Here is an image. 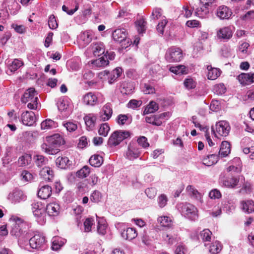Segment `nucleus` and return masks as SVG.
Instances as JSON below:
<instances>
[{
    "instance_id": "nucleus-1",
    "label": "nucleus",
    "mask_w": 254,
    "mask_h": 254,
    "mask_svg": "<svg viewBox=\"0 0 254 254\" xmlns=\"http://www.w3.org/2000/svg\"><path fill=\"white\" fill-rule=\"evenodd\" d=\"M38 93L33 88L26 90L21 98L22 103L29 102L27 107L30 109L36 110L38 107Z\"/></svg>"
},
{
    "instance_id": "nucleus-2",
    "label": "nucleus",
    "mask_w": 254,
    "mask_h": 254,
    "mask_svg": "<svg viewBox=\"0 0 254 254\" xmlns=\"http://www.w3.org/2000/svg\"><path fill=\"white\" fill-rule=\"evenodd\" d=\"M130 134L131 133L129 131L116 130L110 135L108 141V144L110 146H117L124 140L130 137Z\"/></svg>"
},
{
    "instance_id": "nucleus-3",
    "label": "nucleus",
    "mask_w": 254,
    "mask_h": 254,
    "mask_svg": "<svg viewBox=\"0 0 254 254\" xmlns=\"http://www.w3.org/2000/svg\"><path fill=\"white\" fill-rule=\"evenodd\" d=\"M29 241L31 248L38 250L45 249L47 243L45 236L39 232H36Z\"/></svg>"
},
{
    "instance_id": "nucleus-4",
    "label": "nucleus",
    "mask_w": 254,
    "mask_h": 254,
    "mask_svg": "<svg viewBox=\"0 0 254 254\" xmlns=\"http://www.w3.org/2000/svg\"><path fill=\"white\" fill-rule=\"evenodd\" d=\"M183 58L182 50L180 48L175 46L168 49L165 54V59L170 63L179 62Z\"/></svg>"
},
{
    "instance_id": "nucleus-5",
    "label": "nucleus",
    "mask_w": 254,
    "mask_h": 254,
    "mask_svg": "<svg viewBox=\"0 0 254 254\" xmlns=\"http://www.w3.org/2000/svg\"><path fill=\"white\" fill-rule=\"evenodd\" d=\"M230 127L229 123L225 121H221L216 123L215 130L212 127V130L215 136L218 138L219 136H226L229 133Z\"/></svg>"
},
{
    "instance_id": "nucleus-6",
    "label": "nucleus",
    "mask_w": 254,
    "mask_h": 254,
    "mask_svg": "<svg viewBox=\"0 0 254 254\" xmlns=\"http://www.w3.org/2000/svg\"><path fill=\"white\" fill-rule=\"evenodd\" d=\"M234 31V28L233 26H225L217 30L216 35L219 40L228 41L232 37Z\"/></svg>"
},
{
    "instance_id": "nucleus-7",
    "label": "nucleus",
    "mask_w": 254,
    "mask_h": 254,
    "mask_svg": "<svg viewBox=\"0 0 254 254\" xmlns=\"http://www.w3.org/2000/svg\"><path fill=\"white\" fill-rule=\"evenodd\" d=\"M197 208L191 204H186L183 206L182 212L185 216L191 220H195L197 218Z\"/></svg>"
},
{
    "instance_id": "nucleus-8",
    "label": "nucleus",
    "mask_w": 254,
    "mask_h": 254,
    "mask_svg": "<svg viewBox=\"0 0 254 254\" xmlns=\"http://www.w3.org/2000/svg\"><path fill=\"white\" fill-rule=\"evenodd\" d=\"M26 197L22 191L15 189L9 193L7 198L11 203L15 204L24 201Z\"/></svg>"
},
{
    "instance_id": "nucleus-9",
    "label": "nucleus",
    "mask_w": 254,
    "mask_h": 254,
    "mask_svg": "<svg viewBox=\"0 0 254 254\" xmlns=\"http://www.w3.org/2000/svg\"><path fill=\"white\" fill-rule=\"evenodd\" d=\"M241 180L240 176H229L221 180L223 185L228 188L233 189L237 187Z\"/></svg>"
},
{
    "instance_id": "nucleus-10",
    "label": "nucleus",
    "mask_w": 254,
    "mask_h": 254,
    "mask_svg": "<svg viewBox=\"0 0 254 254\" xmlns=\"http://www.w3.org/2000/svg\"><path fill=\"white\" fill-rule=\"evenodd\" d=\"M140 152L135 143H130L126 153V158L129 160H133L140 156Z\"/></svg>"
},
{
    "instance_id": "nucleus-11",
    "label": "nucleus",
    "mask_w": 254,
    "mask_h": 254,
    "mask_svg": "<svg viewBox=\"0 0 254 254\" xmlns=\"http://www.w3.org/2000/svg\"><path fill=\"white\" fill-rule=\"evenodd\" d=\"M21 120L23 125L31 126L36 122L35 114L32 111H27L21 114Z\"/></svg>"
},
{
    "instance_id": "nucleus-12",
    "label": "nucleus",
    "mask_w": 254,
    "mask_h": 254,
    "mask_svg": "<svg viewBox=\"0 0 254 254\" xmlns=\"http://www.w3.org/2000/svg\"><path fill=\"white\" fill-rule=\"evenodd\" d=\"M10 219L12 220L16 223L14 227L13 228L10 233L17 238L22 237L25 232H23V230L21 229L20 226L19 225V224L22 222V220L17 216H12Z\"/></svg>"
},
{
    "instance_id": "nucleus-13",
    "label": "nucleus",
    "mask_w": 254,
    "mask_h": 254,
    "mask_svg": "<svg viewBox=\"0 0 254 254\" xmlns=\"http://www.w3.org/2000/svg\"><path fill=\"white\" fill-rule=\"evenodd\" d=\"M113 114V110L112 105L108 103L102 108L101 112L100 113V120L106 121L109 120Z\"/></svg>"
},
{
    "instance_id": "nucleus-14",
    "label": "nucleus",
    "mask_w": 254,
    "mask_h": 254,
    "mask_svg": "<svg viewBox=\"0 0 254 254\" xmlns=\"http://www.w3.org/2000/svg\"><path fill=\"white\" fill-rule=\"evenodd\" d=\"M46 141L52 144L54 148L64 143V141L62 136L58 133L54 134L51 136H47L46 137Z\"/></svg>"
},
{
    "instance_id": "nucleus-15",
    "label": "nucleus",
    "mask_w": 254,
    "mask_h": 254,
    "mask_svg": "<svg viewBox=\"0 0 254 254\" xmlns=\"http://www.w3.org/2000/svg\"><path fill=\"white\" fill-rule=\"evenodd\" d=\"M241 84L248 85L254 82V73H242L237 77Z\"/></svg>"
},
{
    "instance_id": "nucleus-16",
    "label": "nucleus",
    "mask_w": 254,
    "mask_h": 254,
    "mask_svg": "<svg viewBox=\"0 0 254 254\" xmlns=\"http://www.w3.org/2000/svg\"><path fill=\"white\" fill-rule=\"evenodd\" d=\"M232 14L231 9L226 6H219L216 11L217 16L221 19H229Z\"/></svg>"
},
{
    "instance_id": "nucleus-17",
    "label": "nucleus",
    "mask_w": 254,
    "mask_h": 254,
    "mask_svg": "<svg viewBox=\"0 0 254 254\" xmlns=\"http://www.w3.org/2000/svg\"><path fill=\"white\" fill-rule=\"evenodd\" d=\"M218 151V148L213 153L208 154L206 157L203 159V164L207 166H211L216 164L219 159V156L217 154Z\"/></svg>"
},
{
    "instance_id": "nucleus-18",
    "label": "nucleus",
    "mask_w": 254,
    "mask_h": 254,
    "mask_svg": "<svg viewBox=\"0 0 254 254\" xmlns=\"http://www.w3.org/2000/svg\"><path fill=\"white\" fill-rule=\"evenodd\" d=\"M40 176L43 180L49 182L53 179L54 174L53 171L50 167H45L40 171Z\"/></svg>"
},
{
    "instance_id": "nucleus-19",
    "label": "nucleus",
    "mask_w": 254,
    "mask_h": 254,
    "mask_svg": "<svg viewBox=\"0 0 254 254\" xmlns=\"http://www.w3.org/2000/svg\"><path fill=\"white\" fill-rule=\"evenodd\" d=\"M56 163L59 168L63 169L69 168L72 165V162L67 157H58Z\"/></svg>"
},
{
    "instance_id": "nucleus-20",
    "label": "nucleus",
    "mask_w": 254,
    "mask_h": 254,
    "mask_svg": "<svg viewBox=\"0 0 254 254\" xmlns=\"http://www.w3.org/2000/svg\"><path fill=\"white\" fill-rule=\"evenodd\" d=\"M46 210L50 216H58L60 212V206L56 202H52L47 205Z\"/></svg>"
},
{
    "instance_id": "nucleus-21",
    "label": "nucleus",
    "mask_w": 254,
    "mask_h": 254,
    "mask_svg": "<svg viewBox=\"0 0 254 254\" xmlns=\"http://www.w3.org/2000/svg\"><path fill=\"white\" fill-rule=\"evenodd\" d=\"M127 33L125 29H118L115 30L112 34L114 40L117 42H122L126 40Z\"/></svg>"
},
{
    "instance_id": "nucleus-22",
    "label": "nucleus",
    "mask_w": 254,
    "mask_h": 254,
    "mask_svg": "<svg viewBox=\"0 0 254 254\" xmlns=\"http://www.w3.org/2000/svg\"><path fill=\"white\" fill-rule=\"evenodd\" d=\"M97 116L93 114H89L84 117V121L88 130H92L96 124Z\"/></svg>"
},
{
    "instance_id": "nucleus-23",
    "label": "nucleus",
    "mask_w": 254,
    "mask_h": 254,
    "mask_svg": "<svg viewBox=\"0 0 254 254\" xmlns=\"http://www.w3.org/2000/svg\"><path fill=\"white\" fill-rule=\"evenodd\" d=\"M122 237L126 240H131L137 236L136 230L133 228H127L121 233Z\"/></svg>"
},
{
    "instance_id": "nucleus-24",
    "label": "nucleus",
    "mask_w": 254,
    "mask_h": 254,
    "mask_svg": "<svg viewBox=\"0 0 254 254\" xmlns=\"http://www.w3.org/2000/svg\"><path fill=\"white\" fill-rule=\"evenodd\" d=\"M52 194V188L48 185L42 187L38 192V195L43 199L49 198Z\"/></svg>"
},
{
    "instance_id": "nucleus-25",
    "label": "nucleus",
    "mask_w": 254,
    "mask_h": 254,
    "mask_svg": "<svg viewBox=\"0 0 254 254\" xmlns=\"http://www.w3.org/2000/svg\"><path fill=\"white\" fill-rule=\"evenodd\" d=\"M33 215L36 217L37 222L40 225H43L46 221V209L42 208L32 212Z\"/></svg>"
},
{
    "instance_id": "nucleus-26",
    "label": "nucleus",
    "mask_w": 254,
    "mask_h": 254,
    "mask_svg": "<svg viewBox=\"0 0 254 254\" xmlns=\"http://www.w3.org/2000/svg\"><path fill=\"white\" fill-rule=\"evenodd\" d=\"M98 222L97 231L99 234L104 235L106 233V228L107 227L105 219L103 218H99L97 216Z\"/></svg>"
},
{
    "instance_id": "nucleus-27",
    "label": "nucleus",
    "mask_w": 254,
    "mask_h": 254,
    "mask_svg": "<svg viewBox=\"0 0 254 254\" xmlns=\"http://www.w3.org/2000/svg\"><path fill=\"white\" fill-rule=\"evenodd\" d=\"M97 96L92 92H89L85 94L83 97V102L87 105L94 106L97 102Z\"/></svg>"
},
{
    "instance_id": "nucleus-28",
    "label": "nucleus",
    "mask_w": 254,
    "mask_h": 254,
    "mask_svg": "<svg viewBox=\"0 0 254 254\" xmlns=\"http://www.w3.org/2000/svg\"><path fill=\"white\" fill-rule=\"evenodd\" d=\"M230 144L227 141L222 142L220 147L219 150V154L222 157L227 156L230 152Z\"/></svg>"
},
{
    "instance_id": "nucleus-29",
    "label": "nucleus",
    "mask_w": 254,
    "mask_h": 254,
    "mask_svg": "<svg viewBox=\"0 0 254 254\" xmlns=\"http://www.w3.org/2000/svg\"><path fill=\"white\" fill-rule=\"evenodd\" d=\"M207 68L208 69V79L215 80L220 75L221 70L219 68L212 67L211 65L207 66Z\"/></svg>"
},
{
    "instance_id": "nucleus-30",
    "label": "nucleus",
    "mask_w": 254,
    "mask_h": 254,
    "mask_svg": "<svg viewBox=\"0 0 254 254\" xmlns=\"http://www.w3.org/2000/svg\"><path fill=\"white\" fill-rule=\"evenodd\" d=\"M209 8L203 5L202 4L199 3V5L196 8L195 14L200 18H206L209 14Z\"/></svg>"
},
{
    "instance_id": "nucleus-31",
    "label": "nucleus",
    "mask_w": 254,
    "mask_h": 254,
    "mask_svg": "<svg viewBox=\"0 0 254 254\" xmlns=\"http://www.w3.org/2000/svg\"><path fill=\"white\" fill-rule=\"evenodd\" d=\"M41 147L43 151L49 154H56L59 151V149L54 148L52 144L46 141Z\"/></svg>"
},
{
    "instance_id": "nucleus-32",
    "label": "nucleus",
    "mask_w": 254,
    "mask_h": 254,
    "mask_svg": "<svg viewBox=\"0 0 254 254\" xmlns=\"http://www.w3.org/2000/svg\"><path fill=\"white\" fill-rule=\"evenodd\" d=\"M241 205L243 210L248 213L254 211V202L252 200L242 201Z\"/></svg>"
},
{
    "instance_id": "nucleus-33",
    "label": "nucleus",
    "mask_w": 254,
    "mask_h": 254,
    "mask_svg": "<svg viewBox=\"0 0 254 254\" xmlns=\"http://www.w3.org/2000/svg\"><path fill=\"white\" fill-rule=\"evenodd\" d=\"M33 161L38 167L46 165L48 162V159L42 155H36L33 157Z\"/></svg>"
},
{
    "instance_id": "nucleus-34",
    "label": "nucleus",
    "mask_w": 254,
    "mask_h": 254,
    "mask_svg": "<svg viewBox=\"0 0 254 254\" xmlns=\"http://www.w3.org/2000/svg\"><path fill=\"white\" fill-rule=\"evenodd\" d=\"M89 161L91 166L99 167L102 164L103 159L99 155H94L90 158Z\"/></svg>"
},
{
    "instance_id": "nucleus-35",
    "label": "nucleus",
    "mask_w": 254,
    "mask_h": 254,
    "mask_svg": "<svg viewBox=\"0 0 254 254\" xmlns=\"http://www.w3.org/2000/svg\"><path fill=\"white\" fill-rule=\"evenodd\" d=\"M92 37V32L90 31H86L80 35L79 39L83 42V45L86 46L91 42Z\"/></svg>"
},
{
    "instance_id": "nucleus-36",
    "label": "nucleus",
    "mask_w": 254,
    "mask_h": 254,
    "mask_svg": "<svg viewBox=\"0 0 254 254\" xmlns=\"http://www.w3.org/2000/svg\"><path fill=\"white\" fill-rule=\"evenodd\" d=\"M92 50L95 56H99L105 53L104 46L102 43L94 44L92 47Z\"/></svg>"
},
{
    "instance_id": "nucleus-37",
    "label": "nucleus",
    "mask_w": 254,
    "mask_h": 254,
    "mask_svg": "<svg viewBox=\"0 0 254 254\" xmlns=\"http://www.w3.org/2000/svg\"><path fill=\"white\" fill-rule=\"evenodd\" d=\"M31 155L26 153L20 156L18 160V164L20 166H27L31 163Z\"/></svg>"
},
{
    "instance_id": "nucleus-38",
    "label": "nucleus",
    "mask_w": 254,
    "mask_h": 254,
    "mask_svg": "<svg viewBox=\"0 0 254 254\" xmlns=\"http://www.w3.org/2000/svg\"><path fill=\"white\" fill-rule=\"evenodd\" d=\"M57 126L58 124L57 123L49 119L44 120L41 124L42 129H49L56 127Z\"/></svg>"
},
{
    "instance_id": "nucleus-39",
    "label": "nucleus",
    "mask_w": 254,
    "mask_h": 254,
    "mask_svg": "<svg viewBox=\"0 0 254 254\" xmlns=\"http://www.w3.org/2000/svg\"><path fill=\"white\" fill-rule=\"evenodd\" d=\"M90 168L87 166H84L81 169L76 172V176L80 179L87 177L90 174Z\"/></svg>"
},
{
    "instance_id": "nucleus-40",
    "label": "nucleus",
    "mask_w": 254,
    "mask_h": 254,
    "mask_svg": "<svg viewBox=\"0 0 254 254\" xmlns=\"http://www.w3.org/2000/svg\"><path fill=\"white\" fill-rule=\"evenodd\" d=\"M222 248V247L220 243L216 241L211 244L209 251L212 254H217L221 251Z\"/></svg>"
},
{
    "instance_id": "nucleus-41",
    "label": "nucleus",
    "mask_w": 254,
    "mask_h": 254,
    "mask_svg": "<svg viewBox=\"0 0 254 254\" xmlns=\"http://www.w3.org/2000/svg\"><path fill=\"white\" fill-rule=\"evenodd\" d=\"M158 110V104L154 101H151L149 103V105L145 108L143 112V114L145 115L153 113L157 111Z\"/></svg>"
},
{
    "instance_id": "nucleus-42",
    "label": "nucleus",
    "mask_w": 254,
    "mask_h": 254,
    "mask_svg": "<svg viewBox=\"0 0 254 254\" xmlns=\"http://www.w3.org/2000/svg\"><path fill=\"white\" fill-rule=\"evenodd\" d=\"M170 71L176 74H183L187 73L186 67L184 65H178L177 66H171L169 68Z\"/></svg>"
},
{
    "instance_id": "nucleus-43",
    "label": "nucleus",
    "mask_w": 254,
    "mask_h": 254,
    "mask_svg": "<svg viewBox=\"0 0 254 254\" xmlns=\"http://www.w3.org/2000/svg\"><path fill=\"white\" fill-rule=\"evenodd\" d=\"M63 125L66 129L67 131L70 132L75 131L77 128L76 122L64 121L63 123Z\"/></svg>"
},
{
    "instance_id": "nucleus-44",
    "label": "nucleus",
    "mask_w": 254,
    "mask_h": 254,
    "mask_svg": "<svg viewBox=\"0 0 254 254\" xmlns=\"http://www.w3.org/2000/svg\"><path fill=\"white\" fill-rule=\"evenodd\" d=\"M211 232L208 229H204L200 233V237L203 242H210L211 239Z\"/></svg>"
},
{
    "instance_id": "nucleus-45",
    "label": "nucleus",
    "mask_w": 254,
    "mask_h": 254,
    "mask_svg": "<svg viewBox=\"0 0 254 254\" xmlns=\"http://www.w3.org/2000/svg\"><path fill=\"white\" fill-rule=\"evenodd\" d=\"M109 61L105 60L104 57H101L95 60L92 61L91 64L95 67H104L109 64Z\"/></svg>"
},
{
    "instance_id": "nucleus-46",
    "label": "nucleus",
    "mask_w": 254,
    "mask_h": 254,
    "mask_svg": "<svg viewBox=\"0 0 254 254\" xmlns=\"http://www.w3.org/2000/svg\"><path fill=\"white\" fill-rule=\"evenodd\" d=\"M158 222L163 227H170L172 224V221L170 217L168 216H161L158 218Z\"/></svg>"
},
{
    "instance_id": "nucleus-47",
    "label": "nucleus",
    "mask_w": 254,
    "mask_h": 254,
    "mask_svg": "<svg viewBox=\"0 0 254 254\" xmlns=\"http://www.w3.org/2000/svg\"><path fill=\"white\" fill-rule=\"evenodd\" d=\"M145 121L147 123L159 126L162 124V121L159 119L158 116H152L151 117H146Z\"/></svg>"
},
{
    "instance_id": "nucleus-48",
    "label": "nucleus",
    "mask_w": 254,
    "mask_h": 254,
    "mask_svg": "<svg viewBox=\"0 0 254 254\" xmlns=\"http://www.w3.org/2000/svg\"><path fill=\"white\" fill-rule=\"evenodd\" d=\"M252 191V187L251 184L249 182H245L242 188L239 190V192L241 194H248Z\"/></svg>"
},
{
    "instance_id": "nucleus-49",
    "label": "nucleus",
    "mask_w": 254,
    "mask_h": 254,
    "mask_svg": "<svg viewBox=\"0 0 254 254\" xmlns=\"http://www.w3.org/2000/svg\"><path fill=\"white\" fill-rule=\"evenodd\" d=\"M64 244V242L59 237L55 238L53 242L51 248L53 250L57 251L59 250L61 247Z\"/></svg>"
},
{
    "instance_id": "nucleus-50",
    "label": "nucleus",
    "mask_w": 254,
    "mask_h": 254,
    "mask_svg": "<svg viewBox=\"0 0 254 254\" xmlns=\"http://www.w3.org/2000/svg\"><path fill=\"white\" fill-rule=\"evenodd\" d=\"M110 129L108 123H103L100 125L98 130V133L100 135L106 136Z\"/></svg>"
},
{
    "instance_id": "nucleus-51",
    "label": "nucleus",
    "mask_w": 254,
    "mask_h": 254,
    "mask_svg": "<svg viewBox=\"0 0 254 254\" xmlns=\"http://www.w3.org/2000/svg\"><path fill=\"white\" fill-rule=\"evenodd\" d=\"M23 64L22 62L18 60L14 59L9 66V69L10 72H13L17 70Z\"/></svg>"
},
{
    "instance_id": "nucleus-52",
    "label": "nucleus",
    "mask_w": 254,
    "mask_h": 254,
    "mask_svg": "<svg viewBox=\"0 0 254 254\" xmlns=\"http://www.w3.org/2000/svg\"><path fill=\"white\" fill-rule=\"evenodd\" d=\"M131 120H130L128 116L127 115H119L117 118V122L120 125L129 124L131 123Z\"/></svg>"
},
{
    "instance_id": "nucleus-53",
    "label": "nucleus",
    "mask_w": 254,
    "mask_h": 254,
    "mask_svg": "<svg viewBox=\"0 0 254 254\" xmlns=\"http://www.w3.org/2000/svg\"><path fill=\"white\" fill-rule=\"evenodd\" d=\"M94 224V220L92 218H88L84 222V231L89 232L91 231L92 226Z\"/></svg>"
},
{
    "instance_id": "nucleus-54",
    "label": "nucleus",
    "mask_w": 254,
    "mask_h": 254,
    "mask_svg": "<svg viewBox=\"0 0 254 254\" xmlns=\"http://www.w3.org/2000/svg\"><path fill=\"white\" fill-rule=\"evenodd\" d=\"M168 201L167 195L165 194H161L159 195L157 199L158 204L160 208H163L167 204Z\"/></svg>"
},
{
    "instance_id": "nucleus-55",
    "label": "nucleus",
    "mask_w": 254,
    "mask_h": 254,
    "mask_svg": "<svg viewBox=\"0 0 254 254\" xmlns=\"http://www.w3.org/2000/svg\"><path fill=\"white\" fill-rule=\"evenodd\" d=\"M187 190L193 197L198 199L200 197V194L192 186L189 185L187 187Z\"/></svg>"
},
{
    "instance_id": "nucleus-56",
    "label": "nucleus",
    "mask_w": 254,
    "mask_h": 254,
    "mask_svg": "<svg viewBox=\"0 0 254 254\" xmlns=\"http://www.w3.org/2000/svg\"><path fill=\"white\" fill-rule=\"evenodd\" d=\"M146 22L144 19H141L135 22V25L139 33H143L145 30Z\"/></svg>"
},
{
    "instance_id": "nucleus-57",
    "label": "nucleus",
    "mask_w": 254,
    "mask_h": 254,
    "mask_svg": "<svg viewBox=\"0 0 254 254\" xmlns=\"http://www.w3.org/2000/svg\"><path fill=\"white\" fill-rule=\"evenodd\" d=\"M48 25L49 28L52 29H56L58 24L54 15H51L49 18Z\"/></svg>"
},
{
    "instance_id": "nucleus-58",
    "label": "nucleus",
    "mask_w": 254,
    "mask_h": 254,
    "mask_svg": "<svg viewBox=\"0 0 254 254\" xmlns=\"http://www.w3.org/2000/svg\"><path fill=\"white\" fill-rule=\"evenodd\" d=\"M231 51L230 47L228 45H225L221 48V54L223 57L228 58L231 56Z\"/></svg>"
},
{
    "instance_id": "nucleus-59",
    "label": "nucleus",
    "mask_w": 254,
    "mask_h": 254,
    "mask_svg": "<svg viewBox=\"0 0 254 254\" xmlns=\"http://www.w3.org/2000/svg\"><path fill=\"white\" fill-rule=\"evenodd\" d=\"M21 176L22 180L26 182L31 181L34 179V176L26 170L22 171Z\"/></svg>"
},
{
    "instance_id": "nucleus-60",
    "label": "nucleus",
    "mask_w": 254,
    "mask_h": 254,
    "mask_svg": "<svg viewBox=\"0 0 254 254\" xmlns=\"http://www.w3.org/2000/svg\"><path fill=\"white\" fill-rule=\"evenodd\" d=\"M142 103V102L141 100L132 99L129 101L127 104V107L130 108L135 109L140 107Z\"/></svg>"
},
{
    "instance_id": "nucleus-61",
    "label": "nucleus",
    "mask_w": 254,
    "mask_h": 254,
    "mask_svg": "<svg viewBox=\"0 0 254 254\" xmlns=\"http://www.w3.org/2000/svg\"><path fill=\"white\" fill-rule=\"evenodd\" d=\"M102 198V195L100 192L97 190L94 191L91 194L90 199L94 202H98Z\"/></svg>"
},
{
    "instance_id": "nucleus-62",
    "label": "nucleus",
    "mask_w": 254,
    "mask_h": 254,
    "mask_svg": "<svg viewBox=\"0 0 254 254\" xmlns=\"http://www.w3.org/2000/svg\"><path fill=\"white\" fill-rule=\"evenodd\" d=\"M45 208L44 204H43L41 201H34L31 204V209L32 212Z\"/></svg>"
},
{
    "instance_id": "nucleus-63",
    "label": "nucleus",
    "mask_w": 254,
    "mask_h": 254,
    "mask_svg": "<svg viewBox=\"0 0 254 254\" xmlns=\"http://www.w3.org/2000/svg\"><path fill=\"white\" fill-rule=\"evenodd\" d=\"M145 193L149 198H153L157 194V190L154 188H147L145 190Z\"/></svg>"
},
{
    "instance_id": "nucleus-64",
    "label": "nucleus",
    "mask_w": 254,
    "mask_h": 254,
    "mask_svg": "<svg viewBox=\"0 0 254 254\" xmlns=\"http://www.w3.org/2000/svg\"><path fill=\"white\" fill-rule=\"evenodd\" d=\"M162 10L159 8H154L153 9L151 18L152 19H158L162 15Z\"/></svg>"
}]
</instances>
